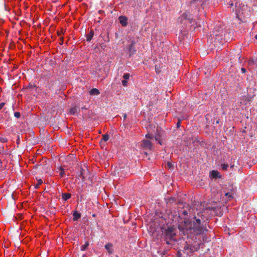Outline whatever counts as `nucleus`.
I'll use <instances>...</instances> for the list:
<instances>
[{
	"label": "nucleus",
	"mask_w": 257,
	"mask_h": 257,
	"mask_svg": "<svg viewBox=\"0 0 257 257\" xmlns=\"http://www.w3.org/2000/svg\"><path fill=\"white\" fill-rule=\"evenodd\" d=\"M200 243H201V241H200V242H197L195 245H191L189 244H187L185 247L184 249L187 250H189L190 252H194L197 251L199 248V244Z\"/></svg>",
	"instance_id": "obj_3"
},
{
	"label": "nucleus",
	"mask_w": 257,
	"mask_h": 257,
	"mask_svg": "<svg viewBox=\"0 0 257 257\" xmlns=\"http://www.w3.org/2000/svg\"><path fill=\"white\" fill-rule=\"evenodd\" d=\"M127 81L126 80H123L122 81V85L124 86H126L127 85Z\"/></svg>",
	"instance_id": "obj_26"
},
{
	"label": "nucleus",
	"mask_w": 257,
	"mask_h": 257,
	"mask_svg": "<svg viewBox=\"0 0 257 257\" xmlns=\"http://www.w3.org/2000/svg\"><path fill=\"white\" fill-rule=\"evenodd\" d=\"M203 241L204 242H205V241H207V239H204V238L203 237Z\"/></svg>",
	"instance_id": "obj_30"
},
{
	"label": "nucleus",
	"mask_w": 257,
	"mask_h": 257,
	"mask_svg": "<svg viewBox=\"0 0 257 257\" xmlns=\"http://www.w3.org/2000/svg\"><path fill=\"white\" fill-rule=\"evenodd\" d=\"M103 140L104 141V142H106L109 139V136L108 135H104L103 136Z\"/></svg>",
	"instance_id": "obj_20"
},
{
	"label": "nucleus",
	"mask_w": 257,
	"mask_h": 257,
	"mask_svg": "<svg viewBox=\"0 0 257 257\" xmlns=\"http://www.w3.org/2000/svg\"><path fill=\"white\" fill-rule=\"evenodd\" d=\"M43 183V181L41 179H39L38 180V183L36 185V188H39V186L41 185Z\"/></svg>",
	"instance_id": "obj_18"
},
{
	"label": "nucleus",
	"mask_w": 257,
	"mask_h": 257,
	"mask_svg": "<svg viewBox=\"0 0 257 257\" xmlns=\"http://www.w3.org/2000/svg\"><path fill=\"white\" fill-rule=\"evenodd\" d=\"M167 166V167L170 169H172L173 167V165L171 162H168Z\"/></svg>",
	"instance_id": "obj_21"
},
{
	"label": "nucleus",
	"mask_w": 257,
	"mask_h": 257,
	"mask_svg": "<svg viewBox=\"0 0 257 257\" xmlns=\"http://www.w3.org/2000/svg\"><path fill=\"white\" fill-rule=\"evenodd\" d=\"M255 38L256 39H257V34L255 35Z\"/></svg>",
	"instance_id": "obj_32"
},
{
	"label": "nucleus",
	"mask_w": 257,
	"mask_h": 257,
	"mask_svg": "<svg viewBox=\"0 0 257 257\" xmlns=\"http://www.w3.org/2000/svg\"><path fill=\"white\" fill-rule=\"evenodd\" d=\"M76 111V108L73 107L70 109V112L71 114H74Z\"/></svg>",
	"instance_id": "obj_22"
},
{
	"label": "nucleus",
	"mask_w": 257,
	"mask_h": 257,
	"mask_svg": "<svg viewBox=\"0 0 257 257\" xmlns=\"http://www.w3.org/2000/svg\"><path fill=\"white\" fill-rule=\"evenodd\" d=\"M241 71L242 73H244L246 72V70L244 68H241Z\"/></svg>",
	"instance_id": "obj_29"
},
{
	"label": "nucleus",
	"mask_w": 257,
	"mask_h": 257,
	"mask_svg": "<svg viewBox=\"0 0 257 257\" xmlns=\"http://www.w3.org/2000/svg\"><path fill=\"white\" fill-rule=\"evenodd\" d=\"M163 232H164L166 235L169 238H172L176 234V229L174 226L168 227L167 229H165Z\"/></svg>",
	"instance_id": "obj_2"
},
{
	"label": "nucleus",
	"mask_w": 257,
	"mask_h": 257,
	"mask_svg": "<svg viewBox=\"0 0 257 257\" xmlns=\"http://www.w3.org/2000/svg\"><path fill=\"white\" fill-rule=\"evenodd\" d=\"M155 140L157 141H158V143L160 145H162V140L161 139H159V137L156 135L155 137Z\"/></svg>",
	"instance_id": "obj_16"
},
{
	"label": "nucleus",
	"mask_w": 257,
	"mask_h": 257,
	"mask_svg": "<svg viewBox=\"0 0 257 257\" xmlns=\"http://www.w3.org/2000/svg\"><path fill=\"white\" fill-rule=\"evenodd\" d=\"M15 116L17 118H19L21 116V113L19 112H16L14 113Z\"/></svg>",
	"instance_id": "obj_25"
},
{
	"label": "nucleus",
	"mask_w": 257,
	"mask_h": 257,
	"mask_svg": "<svg viewBox=\"0 0 257 257\" xmlns=\"http://www.w3.org/2000/svg\"><path fill=\"white\" fill-rule=\"evenodd\" d=\"M5 105V103L2 102L0 103V109H1Z\"/></svg>",
	"instance_id": "obj_28"
},
{
	"label": "nucleus",
	"mask_w": 257,
	"mask_h": 257,
	"mask_svg": "<svg viewBox=\"0 0 257 257\" xmlns=\"http://www.w3.org/2000/svg\"><path fill=\"white\" fill-rule=\"evenodd\" d=\"M99 93V91L96 88H93L90 91V94L92 95H97Z\"/></svg>",
	"instance_id": "obj_10"
},
{
	"label": "nucleus",
	"mask_w": 257,
	"mask_h": 257,
	"mask_svg": "<svg viewBox=\"0 0 257 257\" xmlns=\"http://www.w3.org/2000/svg\"><path fill=\"white\" fill-rule=\"evenodd\" d=\"M178 228L183 234L190 237L202 235L207 231L206 227L201 223L200 220L196 217L184 219L180 223Z\"/></svg>",
	"instance_id": "obj_1"
},
{
	"label": "nucleus",
	"mask_w": 257,
	"mask_h": 257,
	"mask_svg": "<svg viewBox=\"0 0 257 257\" xmlns=\"http://www.w3.org/2000/svg\"><path fill=\"white\" fill-rule=\"evenodd\" d=\"M123 77L124 80H127L130 78V74L128 73H124Z\"/></svg>",
	"instance_id": "obj_19"
},
{
	"label": "nucleus",
	"mask_w": 257,
	"mask_h": 257,
	"mask_svg": "<svg viewBox=\"0 0 257 257\" xmlns=\"http://www.w3.org/2000/svg\"><path fill=\"white\" fill-rule=\"evenodd\" d=\"M146 138H149V139H153V135L152 134H150V133H148L146 135Z\"/></svg>",
	"instance_id": "obj_24"
},
{
	"label": "nucleus",
	"mask_w": 257,
	"mask_h": 257,
	"mask_svg": "<svg viewBox=\"0 0 257 257\" xmlns=\"http://www.w3.org/2000/svg\"><path fill=\"white\" fill-rule=\"evenodd\" d=\"M249 100H250L248 96H242V97L240 99V103L242 104L246 105L247 104V103L249 101Z\"/></svg>",
	"instance_id": "obj_8"
},
{
	"label": "nucleus",
	"mask_w": 257,
	"mask_h": 257,
	"mask_svg": "<svg viewBox=\"0 0 257 257\" xmlns=\"http://www.w3.org/2000/svg\"><path fill=\"white\" fill-rule=\"evenodd\" d=\"M210 176L212 179H217L220 178L219 172L215 170H213L210 173Z\"/></svg>",
	"instance_id": "obj_6"
},
{
	"label": "nucleus",
	"mask_w": 257,
	"mask_h": 257,
	"mask_svg": "<svg viewBox=\"0 0 257 257\" xmlns=\"http://www.w3.org/2000/svg\"><path fill=\"white\" fill-rule=\"evenodd\" d=\"M141 147L145 150H152L153 149V145L151 142L149 140H144L141 144Z\"/></svg>",
	"instance_id": "obj_4"
},
{
	"label": "nucleus",
	"mask_w": 257,
	"mask_h": 257,
	"mask_svg": "<svg viewBox=\"0 0 257 257\" xmlns=\"http://www.w3.org/2000/svg\"><path fill=\"white\" fill-rule=\"evenodd\" d=\"M71 197V195L69 193H63L62 194V198L64 200H67L69 199Z\"/></svg>",
	"instance_id": "obj_11"
},
{
	"label": "nucleus",
	"mask_w": 257,
	"mask_h": 257,
	"mask_svg": "<svg viewBox=\"0 0 257 257\" xmlns=\"http://www.w3.org/2000/svg\"><path fill=\"white\" fill-rule=\"evenodd\" d=\"M80 214L77 212H74L73 213V219L74 220H77L79 218H80Z\"/></svg>",
	"instance_id": "obj_12"
},
{
	"label": "nucleus",
	"mask_w": 257,
	"mask_h": 257,
	"mask_svg": "<svg viewBox=\"0 0 257 257\" xmlns=\"http://www.w3.org/2000/svg\"><path fill=\"white\" fill-rule=\"evenodd\" d=\"M126 114H125L124 115V118L125 119V118H126Z\"/></svg>",
	"instance_id": "obj_31"
},
{
	"label": "nucleus",
	"mask_w": 257,
	"mask_h": 257,
	"mask_svg": "<svg viewBox=\"0 0 257 257\" xmlns=\"http://www.w3.org/2000/svg\"><path fill=\"white\" fill-rule=\"evenodd\" d=\"M228 167V165L227 164H222L221 166V169L223 170H226L227 169Z\"/></svg>",
	"instance_id": "obj_17"
},
{
	"label": "nucleus",
	"mask_w": 257,
	"mask_h": 257,
	"mask_svg": "<svg viewBox=\"0 0 257 257\" xmlns=\"http://www.w3.org/2000/svg\"><path fill=\"white\" fill-rule=\"evenodd\" d=\"M60 170H61V172L60 173V175L61 177H63L65 174L64 170L62 168H61Z\"/></svg>",
	"instance_id": "obj_23"
},
{
	"label": "nucleus",
	"mask_w": 257,
	"mask_h": 257,
	"mask_svg": "<svg viewBox=\"0 0 257 257\" xmlns=\"http://www.w3.org/2000/svg\"><path fill=\"white\" fill-rule=\"evenodd\" d=\"M225 195L226 196H228L229 198H232V196L231 194H229V193H227L225 194Z\"/></svg>",
	"instance_id": "obj_27"
},
{
	"label": "nucleus",
	"mask_w": 257,
	"mask_h": 257,
	"mask_svg": "<svg viewBox=\"0 0 257 257\" xmlns=\"http://www.w3.org/2000/svg\"><path fill=\"white\" fill-rule=\"evenodd\" d=\"M134 45L135 42H132V43L128 46V47L127 48L129 52L130 56L133 55L136 52V49Z\"/></svg>",
	"instance_id": "obj_5"
},
{
	"label": "nucleus",
	"mask_w": 257,
	"mask_h": 257,
	"mask_svg": "<svg viewBox=\"0 0 257 257\" xmlns=\"http://www.w3.org/2000/svg\"><path fill=\"white\" fill-rule=\"evenodd\" d=\"M183 18V19H186V20H188V21L189 22V23H191L190 19V18H187V15L186 14H183V15H182V18H180V22H181V23H182V19Z\"/></svg>",
	"instance_id": "obj_14"
},
{
	"label": "nucleus",
	"mask_w": 257,
	"mask_h": 257,
	"mask_svg": "<svg viewBox=\"0 0 257 257\" xmlns=\"http://www.w3.org/2000/svg\"><path fill=\"white\" fill-rule=\"evenodd\" d=\"M105 248L109 253H112L113 251L112 245L110 243H107L105 245Z\"/></svg>",
	"instance_id": "obj_9"
},
{
	"label": "nucleus",
	"mask_w": 257,
	"mask_h": 257,
	"mask_svg": "<svg viewBox=\"0 0 257 257\" xmlns=\"http://www.w3.org/2000/svg\"><path fill=\"white\" fill-rule=\"evenodd\" d=\"M88 245H89L88 242H86L84 244L81 245V250H85Z\"/></svg>",
	"instance_id": "obj_15"
},
{
	"label": "nucleus",
	"mask_w": 257,
	"mask_h": 257,
	"mask_svg": "<svg viewBox=\"0 0 257 257\" xmlns=\"http://www.w3.org/2000/svg\"><path fill=\"white\" fill-rule=\"evenodd\" d=\"M119 22L121 24V25L122 26H126L127 25V18L125 17H124V16H120L119 17Z\"/></svg>",
	"instance_id": "obj_7"
},
{
	"label": "nucleus",
	"mask_w": 257,
	"mask_h": 257,
	"mask_svg": "<svg viewBox=\"0 0 257 257\" xmlns=\"http://www.w3.org/2000/svg\"><path fill=\"white\" fill-rule=\"evenodd\" d=\"M93 35H94L93 32L92 31H91L87 37V40L88 41H90L92 39V38L93 36Z\"/></svg>",
	"instance_id": "obj_13"
}]
</instances>
